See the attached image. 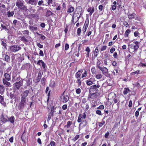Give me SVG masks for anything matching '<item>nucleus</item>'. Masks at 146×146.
Instances as JSON below:
<instances>
[{
  "label": "nucleus",
  "instance_id": "obj_63",
  "mask_svg": "<svg viewBox=\"0 0 146 146\" xmlns=\"http://www.w3.org/2000/svg\"><path fill=\"white\" fill-rule=\"evenodd\" d=\"M50 144L51 146H56V143L54 141H51L50 142Z\"/></svg>",
  "mask_w": 146,
  "mask_h": 146
},
{
  "label": "nucleus",
  "instance_id": "obj_41",
  "mask_svg": "<svg viewBox=\"0 0 146 146\" xmlns=\"http://www.w3.org/2000/svg\"><path fill=\"white\" fill-rule=\"evenodd\" d=\"M4 60L7 62H9L10 61V57L7 54H5L4 57Z\"/></svg>",
  "mask_w": 146,
  "mask_h": 146
},
{
  "label": "nucleus",
  "instance_id": "obj_48",
  "mask_svg": "<svg viewBox=\"0 0 146 146\" xmlns=\"http://www.w3.org/2000/svg\"><path fill=\"white\" fill-rule=\"evenodd\" d=\"M1 29V31H2L3 29H5V30H7V28L4 25L1 24V27H0Z\"/></svg>",
  "mask_w": 146,
  "mask_h": 146
},
{
  "label": "nucleus",
  "instance_id": "obj_20",
  "mask_svg": "<svg viewBox=\"0 0 146 146\" xmlns=\"http://www.w3.org/2000/svg\"><path fill=\"white\" fill-rule=\"evenodd\" d=\"M97 94V93H90L88 97L91 99L95 100L98 97Z\"/></svg>",
  "mask_w": 146,
  "mask_h": 146
},
{
  "label": "nucleus",
  "instance_id": "obj_64",
  "mask_svg": "<svg viewBox=\"0 0 146 146\" xmlns=\"http://www.w3.org/2000/svg\"><path fill=\"white\" fill-rule=\"evenodd\" d=\"M61 9V6L60 5H58L56 6V9L57 11H60Z\"/></svg>",
  "mask_w": 146,
  "mask_h": 146
},
{
  "label": "nucleus",
  "instance_id": "obj_21",
  "mask_svg": "<svg viewBox=\"0 0 146 146\" xmlns=\"http://www.w3.org/2000/svg\"><path fill=\"white\" fill-rule=\"evenodd\" d=\"M99 69L102 72V74L105 75L108 72V69L105 67H100Z\"/></svg>",
  "mask_w": 146,
  "mask_h": 146
},
{
  "label": "nucleus",
  "instance_id": "obj_43",
  "mask_svg": "<svg viewBox=\"0 0 146 146\" xmlns=\"http://www.w3.org/2000/svg\"><path fill=\"white\" fill-rule=\"evenodd\" d=\"M53 115V113H52L51 111L48 113L47 115L48 117L47 119V121H48L50 120L51 116H52Z\"/></svg>",
  "mask_w": 146,
  "mask_h": 146
},
{
  "label": "nucleus",
  "instance_id": "obj_51",
  "mask_svg": "<svg viewBox=\"0 0 146 146\" xmlns=\"http://www.w3.org/2000/svg\"><path fill=\"white\" fill-rule=\"evenodd\" d=\"M130 30L128 29L125 31V37H127L129 33L130 32Z\"/></svg>",
  "mask_w": 146,
  "mask_h": 146
},
{
  "label": "nucleus",
  "instance_id": "obj_7",
  "mask_svg": "<svg viewBox=\"0 0 146 146\" xmlns=\"http://www.w3.org/2000/svg\"><path fill=\"white\" fill-rule=\"evenodd\" d=\"M95 81V78L92 77L85 81L86 85L88 86L92 85L94 84V82Z\"/></svg>",
  "mask_w": 146,
  "mask_h": 146
},
{
  "label": "nucleus",
  "instance_id": "obj_30",
  "mask_svg": "<svg viewBox=\"0 0 146 146\" xmlns=\"http://www.w3.org/2000/svg\"><path fill=\"white\" fill-rule=\"evenodd\" d=\"M53 13L49 10H47L46 11V13L45 16L46 17H50Z\"/></svg>",
  "mask_w": 146,
  "mask_h": 146
},
{
  "label": "nucleus",
  "instance_id": "obj_29",
  "mask_svg": "<svg viewBox=\"0 0 146 146\" xmlns=\"http://www.w3.org/2000/svg\"><path fill=\"white\" fill-rule=\"evenodd\" d=\"M129 52L130 53H132L133 52V44H129L128 45Z\"/></svg>",
  "mask_w": 146,
  "mask_h": 146
},
{
  "label": "nucleus",
  "instance_id": "obj_25",
  "mask_svg": "<svg viewBox=\"0 0 146 146\" xmlns=\"http://www.w3.org/2000/svg\"><path fill=\"white\" fill-rule=\"evenodd\" d=\"M95 11L94 7H89L87 9V11L89 12V15L91 16L94 12Z\"/></svg>",
  "mask_w": 146,
  "mask_h": 146
},
{
  "label": "nucleus",
  "instance_id": "obj_10",
  "mask_svg": "<svg viewBox=\"0 0 146 146\" xmlns=\"http://www.w3.org/2000/svg\"><path fill=\"white\" fill-rule=\"evenodd\" d=\"M86 115L85 113H84L82 114H80L78 116L77 122L79 123L81 122L82 120V119H85L86 117Z\"/></svg>",
  "mask_w": 146,
  "mask_h": 146
},
{
  "label": "nucleus",
  "instance_id": "obj_58",
  "mask_svg": "<svg viewBox=\"0 0 146 146\" xmlns=\"http://www.w3.org/2000/svg\"><path fill=\"white\" fill-rule=\"evenodd\" d=\"M97 109H100L102 110H103L104 109V106L103 105H101L98 107Z\"/></svg>",
  "mask_w": 146,
  "mask_h": 146
},
{
  "label": "nucleus",
  "instance_id": "obj_37",
  "mask_svg": "<svg viewBox=\"0 0 146 146\" xmlns=\"http://www.w3.org/2000/svg\"><path fill=\"white\" fill-rule=\"evenodd\" d=\"M85 51L87 52L86 56L88 58L89 56V54L90 51V49L89 47H87L85 49Z\"/></svg>",
  "mask_w": 146,
  "mask_h": 146
},
{
  "label": "nucleus",
  "instance_id": "obj_62",
  "mask_svg": "<svg viewBox=\"0 0 146 146\" xmlns=\"http://www.w3.org/2000/svg\"><path fill=\"white\" fill-rule=\"evenodd\" d=\"M37 46L39 48H42L43 47V45L39 43H36Z\"/></svg>",
  "mask_w": 146,
  "mask_h": 146
},
{
  "label": "nucleus",
  "instance_id": "obj_27",
  "mask_svg": "<svg viewBox=\"0 0 146 146\" xmlns=\"http://www.w3.org/2000/svg\"><path fill=\"white\" fill-rule=\"evenodd\" d=\"M76 10H80V13L79 15L77 16V19L78 21L80 18L81 17L82 14V8L81 6H79L77 7L76 8Z\"/></svg>",
  "mask_w": 146,
  "mask_h": 146
},
{
  "label": "nucleus",
  "instance_id": "obj_4",
  "mask_svg": "<svg viewBox=\"0 0 146 146\" xmlns=\"http://www.w3.org/2000/svg\"><path fill=\"white\" fill-rule=\"evenodd\" d=\"M26 100L21 99V100L19 102L18 106V109L20 110H21L23 109L26 105Z\"/></svg>",
  "mask_w": 146,
  "mask_h": 146
},
{
  "label": "nucleus",
  "instance_id": "obj_35",
  "mask_svg": "<svg viewBox=\"0 0 146 146\" xmlns=\"http://www.w3.org/2000/svg\"><path fill=\"white\" fill-rule=\"evenodd\" d=\"M10 97L11 99H15V101L16 99L17 98L16 95L13 92H11L10 94Z\"/></svg>",
  "mask_w": 146,
  "mask_h": 146
},
{
  "label": "nucleus",
  "instance_id": "obj_6",
  "mask_svg": "<svg viewBox=\"0 0 146 146\" xmlns=\"http://www.w3.org/2000/svg\"><path fill=\"white\" fill-rule=\"evenodd\" d=\"M0 121L3 124H4L8 122V117L5 115L3 113H2L0 116Z\"/></svg>",
  "mask_w": 146,
  "mask_h": 146
},
{
  "label": "nucleus",
  "instance_id": "obj_12",
  "mask_svg": "<svg viewBox=\"0 0 146 146\" xmlns=\"http://www.w3.org/2000/svg\"><path fill=\"white\" fill-rule=\"evenodd\" d=\"M29 91L28 90H26L24 91L21 94V99L26 100V98L28 96Z\"/></svg>",
  "mask_w": 146,
  "mask_h": 146
},
{
  "label": "nucleus",
  "instance_id": "obj_47",
  "mask_svg": "<svg viewBox=\"0 0 146 146\" xmlns=\"http://www.w3.org/2000/svg\"><path fill=\"white\" fill-rule=\"evenodd\" d=\"M76 79H77L76 83H78V86H80L82 84L81 81V78H76Z\"/></svg>",
  "mask_w": 146,
  "mask_h": 146
},
{
  "label": "nucleus",
  "instance_id": "obj_40",
  "mask_svg": "<svg viewBox=\"0 0 146 146\" xmlns=\"http://www.w3.org/2000/svg\"><path fill=\"white\" fill-rule=\"evenodd\" d=\"M14 14V12L13 11L11 12L10 11H9L7 14V15L9 17H10L11 16H13Z\"/></svg>",
  "mask_w": 146,
  "mask_h": 146
},
{
  "label": "nucleus",
  "instance_id": "obj_3",
  "mask_svg": "<svg viewBox=\"0 0 146 146\" xmlns=\"http://www.w3.org/2000/svg\"><path fill=\"white\" fill-rule=\"evenodd\" d=\"M65 92L62 94L60 96V101L64 103L67 102L69 100L68 95L64 94Z\"/></svg>",
  "mask_w": 146,
  "mask_h": 146
},
{
  "label": "nucleus",
  "instance_id": "obj_24",
  "mask_svg": "<svg viewBox=\"0 0 146 146\" xmlns=\"http://www.w3.org/2000/svg\"><path fill=\"white\" fill-rule=\"evenodd\" d=\"M27 36L26 37L24 36H22L21 37V40L22 41L23 43L25 44L30 43L29 40L26 39V38H27Z\"/></svg>",
  "mask_w": 146,
  "mask_h": 146
},
{
  "label": "nucleus",
  "instance_id": "obj_32",
  "mask_svg": "<svg viewBox=\"0 0 146 146\" xmlns=\"http://www.w3.org/2000/svg\"><path fill=\"white\" fill-rule=\"evenodd\" d=\"M74 8L71 5H69L67 9V12L70 13L72 12L74 10Z\"/></svg>",
  "mask_w": 146,
  "mask_h": 146
},
{
  "label": "nucleus",
  "instance_id": "obj_55",
  "mask_svg": "<svg viewBox=\"0 0 146 146\" xmlns=\"http://www.w3.org/2000/svg\"><path fill=\"white\" fill-rule=\"evenodd\" d=\"M27 83L28 85H30L32 83V79L31 78H29L27 80Z\"/></svg>",
  "mask_w": 146,
  "mask_h": 146
},
{
  "label": "nucleus",
  "instance_id": "obj_9",
  "mask_svg": "<svg viewBox=\"0 0 146 146\" xmlns=\"http://www.w3.org/2000/svg\"><path fill=\"white\" fill-rule=\"evenodd\" d=\"M23 84V81L20 80L19 82H17L15 83V88L16 90H18L21 87Z\"/></svg>",
  "mask_w": 146,
  "mask_h": 146
},
{
  "label": "nucleus",
  "instance_id": "obj_23",
  "mask_svg": "<svg viewBox=\"0 0 146 146\" xmlns=\"http://www.w3.org/2000/svg\"><path fill=\"white\" fill-rule=\"evenodd\" d=\"M80 13V10H78V11H77V10L76 9V10L74 13H73L72 17L73 20H74V18H76L77 16H78L79 14Z\"/></svg>",
  "mask_w": 146,
  "mask_h": 146
},
{
  "label": "nucleus",
  "instance_id": "obj_11",
  "mask_svg": "<svg viewBox=\"0 0 146 146\" xmlns=\"http://www.w3.org/2000/svg\"><path fill=\"white\" fill-rule=\"evenodd\" d=\"M25 2L27 4L35 6L37 4L38 1L37 0H26Z\"/></svg>",
  "mask_w": 146,
  "mask_h": 146
},
{
  "label": "nucleus",
  "instance_id": "obj_45",
  "mask_svg": "<svg viewBox=\"0 0 146 146\" xmlns=\"http://www.w3.org/2000/svg\"><path fill=\"white\" fill-rule=\"evenodd\" d=\"M102 75L101 74H99L95 75V78L97 79H100L102 78Z\"/></svg>",
  "mask_w": 146,
  "mask_h": 146
},
{
  "label": "nucleus",
  "instance_id": "obj_39",
  "mask_svg": "<svg viewBox=\"0 0 146 146\" xmlns=\"http://www.w3.org/2000/svg\"><path fill=\"white\" fill-rule=\"evenodd\" d=\"M72 124V121H68L67 122V124L65 125L64 127H66L67 128H69Z\"/></svg>",
  "mask_w": 146,
  "mask_h": 146
},
{
  "label": "nucleus",
  "instance_id": "obj_56",
  "mask_svg": "<svg viewBox=\"0 0 146 146\" xmlns=\"http://www.w3.org/2000/svg\"><path fill=\"white\" fill-rule=\"evenodd\" d=\"M139 48V46L138 45H133V52L135 51H136Z\"/></svg>",
  "mask_w": 146,
  "mask_h": 146
},
{
  "label": "nucleus",
  "instance_id": "obj_22",
  "mask_svg": "<svg viewBox=\"0 0 146 146\" xmlns=\"http://www.w3.org/2000/svg\"><path fill=\"white\" fill-rule=\"evenodd\" d=\"M40 63H41V66H42L43 68L44 69H45L46 66V65L42 60H38L37 61V64L38 65L41 66V64H40Z\"/></svg>",
  "mask_w": 146,
  "mask_h": 146
},
{
  "label": "nucleus",
  "instance_id": "obj_13",
  "mask_svg": "<svg viewBox=\"0 0 146 146\" xmlns=\"http://www.w3.org/2000/svg\"><path fill=\"white\" fill-rule=\"evenodd\" d=\"M31 64L29 63H27L24 64L22 66L21 69V70H27L30 68Z\"/></svg>",
  "mask_w": 146,
  "mask_h": 146
},
{
  "label": "nucleus",
  "instance_id": "obj_59",
  "mask_svg": "<svg viewBox=\"0 0 146 146\" xmlns=\"http://www.w3.org/2000/svg\"><path fill=\"white\" fill-rule=\"evenodd\" d=\"M46 80V79L44 78L43 77L42 78L41 82L42 84H43L44 85L45 84V81Z\"/></svg>",
  "mask_w": 146,
  "mask_h": 146
},
{
  "label": "nucleus",
  "instance_id": "obj_5",
  "mask_svg": "<svg viewBox=\"0 0 146 146\" xmlns=\"http://www.w3.org/2000/svg\"><path fill=\"white\" fill-rule=\"evenodd\" d=\"M51 110V112L53 113V114H54H54L56 115H58L59 114H62V113L61 111V108L60 107H55L54 108V106L52 107Z\"/></svg>",
  "mask_w": 146,
  "mask_h": 146
},
{
  "label": "nucleus",
  "instance_id": "obj_34",
  "mask_svg": "<svg viewBox=\"0 0 146 146\" xmlns=\"http://www.w3.org/2000/svg\"><path fill=\"white\" fill-rule=\"evenodd\" d=\"M29 29L31 31H36L37 30L38 28L36 27H34L32 25H29Z\"/></svg>",
  "mask_w": 146,
  "mask_h": 146
},
{
  "label": "nucleus",
  "instance_id": "obj_28",
  "mask_svg": "<svg viewBox=\"0 0 146 146\" xmlns=\"http://www.w3.org/2000/svg\"><path fill=\"white\" fill-rule=\"evenodd\" d=\"M43 74V73L42 72H41L39 71L38 74V76L37 78V79H36V81L37 82H40L41 78L42 77V75Z\"/></svg>",
  "mask_w": 146,
  "mask_h": 146
},
{
  "label": "nucleus",
  "instance_id": "obj_26",
  "mask_svg": "<svg viewBox=\"0 0 146 146\" xmlns=\"http://www.w3.org/2000/svg\"><path fill=\"white\" fill-rule=\"evenodd\" d=\"M11 56V58L13 61H16L15 58L17 57H19L21 56L20 54H12Z\"/></svg>",
  "mask_w": 146,
  "mask_h": 146
},
{
  "label": "nucleus",
  "instance_id": "obj_14",
  "mask_svg": "<svg viewBox=\"0 0 146 146\" xmlns=\"http://www.w3.org/2000/svg\"><path fill=\"white\" fill-rule=\"evenodd\" d=\"M24 3L23 0H17L16 3V5L18 8H20L24 5Z\"/></svg>",
  "mask_w": 146,
  "mask_h": 146
},
{
  "label": "nucleus",
  "instance_id": "obj_52",
  "mask_svg": "<svg viewBox=\"0 0 146 146\" xmlns=\"http://www.w3.org/2000/svg\"><path fill=\"white\" fill-rule=\"evenodd\" d=\"M87 76V72L86 70H85L83 73L82 74L81 78H83Z\"/></svg>",
  "mask_w": 146,
  "mask_h": 146
},
{
  "label": "nucleus",
  "instance_id": "obj_57",
  "mask_svg": "<svg viewBox=\"0 0 146 146\" xmlns=\"http://www.w3.org/2000/svg\"><path fill=\"white\" fill-rule=\"evenodd\" d=\"M37 34L39 35H41V36L40 37V38L42 40L45 39L46 38V37L43 35H40L38 33H37Z\"/></svg>",
  "mask_w": 146,
  "mask_h": 146
},
{
  "label": "nucleus",
  "instance_id": "obj_61",
  "mask_svg": "<svg viewBox=\"0 0 146 146\" xmlns=\"http://www.w3.org/2000/svg\"><path fill=\"white\" fill-rule=\"evenodd\" d=\"M81 92V90L80 88H78L76 89V94H79Z\"/></svg>",
  "mask_w": 146,
  "mask_h": 146
},
{
  "label": "nucleus",
  "instance_id": "obj_15",
  "mask_svg": "<svg viewBox=\"0 0 146 146\" xmlns=\"http://www.w3.org/2000/svg\"><path fill=\"white\" fill-rule=\"evenodd\" d=\"M2 82L3 84L5 85L7 87H11L12 86L11 84L7 80L3 78L2 79Z\"/></svg>",
  "mask_w": 146,
  "mask_h": 146
},
{
  "label": "nucleus",
  "instance_id": "obj_18",
  "mask_svg": "<svg viewBox=\"0 0 146 146\" xmlns=\"http://www.w3.org/2000/svg\"><path fill=\"white\" fill-rule=\"evenodd\" d=\"M89 23V20L88 18H88H87L86 19V21L84 24L83 27L82 29V30H84V29L87 30L88 26Z\"/></svg>",
  "mask_w": 146,
  "mask_h": 146
},
{
  "label": "nucleus",
  "instance_id": "obj_53",
  "mask_svg": "<svg viewBox=\"0 0 146 146\" xmlns=\"http://www.w3.org/2000/svg\"><path fill=\"white\" fill-rule=\"evenodd\" d=\"M91 71L92 73L93 74H95L96 73V70L95 68L93 66L92 67L91 69Z\"/></svg>",
  "mask_w": 146,
  "mask_h": 146
},
{
  "label": "nucleus",
  "instance_id": "obj_60",
  "mask_svg": "<svg viewBox=\"0 0 146 146\" xmlns=\"http://www.w3.org/2000/svg\"><path fill=\"white\" fill-rule=\"evenodd\" d=\"M20 8L22 10H23L26 11L27 10V7L25 6L24 5L22 7H20Z\"/></svg>",
  "mask_w": 146,
  "mask_h": 146
},
{
  "label": "nucleus",
  "instance_id": "obj_36",
  "mask_svg": "<svg viewBox=\"0 0 146 146\" xmlns=\"http://www.w3.org/2000/svg\"><path fill=\"white\" fill-rule=\"evenodd\" d=\"M128 18L130 19H134L135 18H137L136 15L134 13H133L131 14H129L128 15Z\"/></svg>",
  "mask_w": 146,
  "mask_h": 146
},
{
  "label": "nucleus",
  "instance_id": "obj_17",
  "mask_svg": "<svg viewBox=\"0 0 146 146\" xmlns=\"http://www.w3.org/2000/svg\"><path fill=\"white\" fill-rule=\"evenodd\" d=\"M1 44L3 46L4 49H7V44L6 40L3 38L1 39Z\"/></svg>",
  "mask_w": 146,
  "mask_h": 146
},
{
  "label": "nucleus",
  "instance_id": "obj_42",
  "mask_svg": "<svg viewBox=\"0 0 146 146\" xmlns=\"http://www.w3.org/2000/svg\"><path fill=\"white\" fill-rule=\"evenodd\" d=\"M9 121L11 123H13L15 121V117L13 116H11L10 118L8 117V121Z\"/></svg>",
  "mask_w": 146,
  "mask_h": 146
},
{
  "label": "nucleus",
  "instance_id": "obj_46",
  "mask_svg": "<svg viewBox=\"0 0 146 146\" xmlns=\"http://www.w3.org/2000/svg\"><path fill=\"white\" fill-rule=\"evenodd\" d=\"M107 46L106 45H104L101 47L100 51L102 52L105 50L107 48Z\"/></svg>",
  "mask_w": 146,
  "mask_h": 146
},
{
  "label": "nucleus",
  "instance_id": "obj_19",
  "mask_svg": "<svg viewBox=\"0 0 146 146\" xmlns=\"http://www.w3.org/2000/svg\"><path fill=\"white\" fill-rule=\"evenodd\" d=\"M83 72V70L80 69L75 74V77L76 78H81V76Z\"/></svg>",
  "mask_w": 146,
  "mask_h": 146
},
{
  "label": "nucleus",
  "instance_id": "obj_8",
  "mask_svg": "<svg viewBox=\"0 0 146 146\" xmlns=\"http://www.w3.org/2000/svg\"><path fill=\"white\" fill-rule=\"evenodd\" d=\"M87 123L86 120H84L82 121L79 124V125L78 129L80 131L84 127L87 125Z\"/></svg>",
  "mask_w": 146,
  "mask_h": 146
},
{
  "label": "nucleus",
  "instance_id": "obj_54",
  "mask_svg": "<svg viewBox=\"0 0 146 146\" xmlns=\"http://www.w3.org/2000/svg\"><path fill=\"white\" fill-rule=\"evenodd\" d=\"M101 64L100 61L99 60H98V61L96 63V66L99 69L101 67L100 66Z\"/></svg>",
  "mask_w": 146,
  "mask_h": 146
},
{
  "label": "nucleus",
  "instance_id": "obj_2",
  "mask_svg": "<svg viewBox=\"0 0 146 146\" xmlns=\"http://www.w3.org/2000/svg\"><path fill=\"white\" fill-rule=\"evenodd\" d=\"M21 48L19 46L15 44L9 46V50L11 52H15L21 50Z\"/></svg>",
  "mask_w": 146,
  "mask_h": 146
},
{
  "label": "nucleus",
  "instance_id": "obj_38",
  "mask_svg": "<svg viewBox=\"0 0 146 146\" xmlns=\"http://www.w3.org/2000/svg\"><path fill=\"white\" fill-rule=\"evenodd\" d=\"M25 131L24 130L21 137V140L23 142L25 141V140L26 139L25 136L26 134L25 133Z\"/></svg>",
  "mask_w": 146,
  "mask_h": 146
},
{
  "label": "nucleus",
  "instance_id": "obj_49",
  "mask_svg": "<svg viewBox=\"0 0 146 146\" xmlns=\"http://www.w3.org/2000/svg\"><path fill=\"white\" fill-rule=\"evenodd\" d=\"M105 121H103V120L101 122H98V123L99 127H102L103 125L105 124Z\"/></svg>",
  "mask_w": 146,
  "mask_h": 146
},
{
  "label": "nucleus",
  "instance_id": "obj_16",
  "mask_svg": "<svg viewBox=\"0 0 146 146\" xmlns=\"http://www.w3.org/2000/svg\"><path fill=\"white\" fill-rule=\"evenodd\" d=\"M27 17L30 19H31L34 18L36 17L38 19L39 15L36 12L35 14H30L27 15Z\"/></svg>",
  "mask_w": 146,
  "mask_h": 146
},
{
  "label": "nucleus",
  "instance_id": "obj_31",
  "mask_svg": "<svg viewBox=\"0 0 146 146\" xmlns=\"http://www.w3.org/2000/svg\"><path fill=\"white\" fill-rule=\"evenodd\" d=\"M4 76L6 80L9 81L11 79V76L9 74L7 73H5L4 74Z\"/></svg>",
  "mask_w": 146,
  "mask_h": 146
},
{
  "label": "nucleus",
  "instance_id": "obj_50",
  "mask_svg": "<svg viewBox=\"0 0 146 146\" xmlns=\"http://www.w3.org/2000/svg\"><path fill=\"white\" fill-rule=\"evenodd\" d=\"M81 33V27L77 29V35L78 36H80Z\"/></svg>",
  "mask_w": 146,
  "mask_h": 146
},
{
  "label": "nucleus",
  "instance_id": "obj_33",
  "mask_svg": "<svg viewBox=\"0 0 146 146\" xmlns=\"http://www.w3.org/2000/svg\"><path fill=\"white\" fill-rule=\"evenodd\" d=\"M5 88L4 86L3 85L0 84V94L3 95L5 92Z\"/></svg>",
  "mask_w": 146,
  "mask_h": 146
},
{
  "label": "nucleus",
  "instance_id": "obj_1",
  "mask_svg": "<svg viewBox=\"0 0 146 146\" xmlns=\"http://www.w3.org/2000/svg\"><path fill=\"white\" fill-rule=\"evenodd\" d=\"M100 86L98 82H97V85L94 84L91 86L89 89L90 93H97L99 92L98 88L100 87Z\"/></svg>",
  "mask_w": 146,
  "mask_h": 146
},
{
  "label": "nucleus",
  "instance_id": "obj_44",
  "mask_svg": "<svg viewBox=\"0 0 146 146\" xmlns=\"http://www.w3.org/2000/svg\"><path fill=\"white\" fill-rule=\"evenodd\" d=\"M80 137V135L77 134L72 139L73 141H75Z\"/></svg>",
  "mask_w": 146,
  "mask_h": 146
}]
</instances>
